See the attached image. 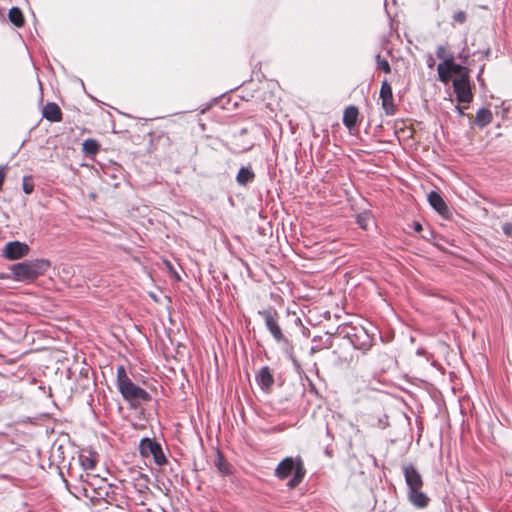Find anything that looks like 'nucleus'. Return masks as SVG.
I'll return each instance as SVG.
<instances>
[{
	"mask_svg": "<svg viewBox=\"0 0 512 512\" xmlns=\"http://www.w3.org/2000/svg\"><path fill=\"white\" fill-rule=\"evenodd\" d=\"M429 204L442 216H448L449 210L443 198L437 192H430L428 194Z\"/></svg>",
	"mask_w": 512,
	"mask_h": 512,
	"instance_id": "nucleus-8",
	"label": "nucleus"
},
{
	"mask_svg": "<svg viewBox=\"0 0 512 512\" xmlns=\"http://www.w3.org/2000/svg\"><path fill=\"white\" fill-rule=\"evenodd\" d=\"M414 229L416 232H420L422 230V225L420 223H415Z\"/></svg>",
	"mask_w": 512,
	"mask_h": 512,
	"instance_id": "nucleus-31",
	"label": "nucleus"
},
{
	"mask_svg": "<svg viewBox=\"0 0 512 512\" xmlns=\"http://www.w3.org/2000/svg\"><path fill=\"white\" fill-rule=\"evenodd\" d=\"M264 317H265L267 328L272 333V335L275 337V339L280 341L282 339V332H281L280 327L278 326L276 319L270 312H265Z\"/></svg>",
	"mask_w": 512,
	"mask_h": 512,
	"instance_id": "nucleus-9",
	"label": "nucleus"
},
{
	"mask_svg": "<svg viewBox=\"0 0 512 512\" xmlns=\"http://www.w3.org/2000/svg\"><path fill=\"white\" fill-rule=\"evenodd\" d=\"M406 483L409 490L421 489L423 485L422 478L416 469L412 466L405 467L404 469Z\"/></svg>",
	"mask_w": 512,
	"mask_h": 512,
	"instance_id": "nucleus-7",
	"label": "nucleus"
},
{
	"mask_svg": "<svg viewBox=\"0 0 512 512\" xmlns=\"http://www.w3.org/2000/svg\"><path fill=\"white\" fill-rule=\"evenodd\" d=\"M359 111L355 106H349L344 111L343 122L348 127H353L358 120Z\"/></svg>",
	"mask_w": 512,
	"mask_h": 512,
	"instance_id": "nucleus-14",
	"label": "nucleus"
},
{
	"mask_svg": "<svg viewBox=\"0 0 512 512\" xmlns=\"http://www.w3.org/2000/svg\"><path fill=\"white\" fill-rule=\"evenodd\" d=\"M503 232L506 236L512 238V223H506L503 225Z\"/></svg>",
	"mask_w": 512,
	"mask_h": 512,
	"instance_id": "nucleus-28",
	"label": "nucleus"
},
{
	"mask_svg": "<svg viewBox=\"0 0 512 512\" xmlns=\"http://www.w3.org/2000/svg\"><path fill=\"white\" fill-rule=\"evenodd\" d=\"M83 464L89 469H93L95 467V461L93 459H87V462H84Z\"/></svg>",
	"mask_w": 512,
	"mask_h": 512,
	"instance_id": "nucleus-29",
	"label": "nucleus"
},
{
	"mask_svg": "<svg viewBox=\"0 0 512 512\" xmlns=\"http://www.w3.org/2000/svg\"><path fill=\"white\" fill-rule=\"evenodd\" d=\"M50 266L51 263L49 260L34 259L13 265L11 271L16 280L31 282L43 275Z\"/></svg>",
	"mask_w": 512,
	"mask_h": 512,
	"instance_id": "nucleus-1",
	"label": "nucleus"
},
{
	"mask_svg": "<svg viewBox=\"0 0 512 512\" xmlns=\"http://www.w3.org/2000/svg\"><path fill=\"white\" fill-rule=\"evenodd\" d=\"M377 62H378V65L379 67L385 72V73H389L391 71L390 69V65L388 63V61L384 60V59H381L380 56H377Z\"/></svg>",
	"mask_w": 512,
	"mask_h": 512,
	"instance_id": "nucleus-24",
	"label": "nucleus"
},
{
	"mask_svg": "<svg viewBox=\"0 0 512 512\" xmlns=\"http://www.w3.org/2000/svg\"><path fill=\"white\" fill-rule=\"evenodd\" d=\"M451 65H452V57H450L449 59H446L445 61L440 63L437 67L439 79L444 83H447L450 80V77L452 75V71L449 69V67H451Z\"/></svg>",
	"mask_w": 512,
	"mask_h": 512,
	"instance_id": "nucleus-10",
	"label": "nucleus"
},
{
	"mask_svg": "<svg viewBox=\"0 0 512 512\" xmlns=\"http://www.w3.org/2000/svg\"><path fill=\"white\" fill-rule=\"evenodd\" d=\"M163 263L167 271L171 274V276L174 277L177 281H179L180 276L178 275L172 264L168 260H164Z\"/></svg>",
	"mask_w": 512,
	"mask_h": 512,
	"instance_id": "nucleus-22",
	"label": "nucleus"
},
{
	"mask_svg": "<svg viewBox=\"0 0 512 512\" xmlns=\"http://www.w3.org/2000/svg\"><path fill=\"white\" fill-rule=\"evenodd\" d=\"M3 278H5V276H4V275H2V274H0V279H3Z\"/></svg>",
	"mask_w": 512,
	"mask_h": 512,
	"instance_id": "nucleus-33",
	"label": "nucleus"
},
{
	"mask_svg": "<svg viewBox=\"0 0 512 512\" xmlns=\"http://www.w3.org/2000/svg\"><path fill=\"white\" fill-rule=\"evenodd\" d=\"M117 378L119 390L125 399L132 403L148 400V393L130 381L123 366L118 367Z\"/></svg>",
	"mask_w": 512,
	"mask_h": 512,
	"instance_id": "nucleus-2",
	"label": "nucleus"
},
{
	"mask_svg": "<svg viewBox=\"0 0 512 512\" xmlns=\"http://www.w3.org/2000/svg\"><path fill=\"white\" fill-rule=\"evenodd\" d=\"M29 246L19 241L8 242L3 249V256L9 260H17L29 254Z\"/></svg>",
	"mask_w": 512,
	"mask_h": 512,
	"instance_id": "nucleus-4",
	"label": "nucleus"
},
{
	"mask_svg": "<svg viewBox=\"0 0 512 512\" xmlns=\"http://www.w3.org/2000/svg\"><path fill=\"white\" fill-rule=\"evenodd\" d=\"M216 465H217V467H218V469H219V471H220L221 473H223V474L228 473V468H227V467H226V465L223 463V461H222L221 457H219L218 462L216 463Z\"/></svg>",
	"mask_w": 512,
	"mask_h": 512,
	"instance_id": "nucleus-27",
	"label": "nucleus"
},
{
	"mask_svg": "<svg viewBox=\"0 0 512 512\" xmlns=\"http://www.w3.org/2000/svg\"><path fill=\"white\" fill-rule=\"evenodd\" d=\"M436 55L438 58L443 59L444 61L452 57L451 55L447 54V50L444 46H440L437 48Z\"/></svg>",
	"mask_w": 512,
	"mask_h": 512,
	"instance_id": "nucleus-23",
	"label": "nucleus"
},
{
	"mask_svg": "<svg viewBox=\"0 0 512 512\" xmlns=\"http://www.w3.org/2000/svg\"><path fill=\"white\" fill-rule=\"evenodd\" d=\"M453 17H454V20L459 23H463L466 20V14L463 11L457 12L456 14H454Z\"/></svg>",
	"mask_w": 512,
	"mask_h": 512,
	"instance_id": "nucleus-26",
	"label": "nucleus"
},
{
	"mask_svg": "<svg viewBox=\"0 0 512 512\" xmlns=\"http://www.w3.org/2000/svg\"><path fill=\"white\" fill-rule=\"evenodd\" d=\"M43 115L50 121H60L61 111L55 103H48L43 109Z\"/></svg>",
	"mask_w": 512,
	"mask_h": 512,
	"instance_id": "nucleus-12",
	"label": "nucleus"
},
{
	"mask_svg": "<svg viewBox=\"0 0 512 512\" xmlns=\"http://www.w3.org/2000/svg\"><path fill=\"white\" fill-rule=\"evenodd\" d=\"M357 223L363 229H368L369 226L373 223V217L370 212H363L357 216Z\"/></svg>",
	"mask_w": 512,
	"mask_h": 512,
	"instance_id": "nucleus-19",
	"label": "nucleus"
},
{
	"mask_svg": "<svg viewBox=\"0 0 512 512\" xmlns=\"http://www.w3.org/2000/svg\"><path fill=\"white\" fill-rule=\"evenodd\" d=\"M433 65H434V61L432 60L431 62H429V66L433 67Z\"/></svg>",
	"mask_w": 512,
	"mask_h": 512,
	"instance_id": "nucleus-32",
	"label": "nucleus"
},
{
	"mask_svg": "<svg viewBox=\"0 0 512 512\" xmlns=\"http://www.w3.org/2000/svg\"><path fill=\"white\" fill-rule=\"evenodd\" d=\"M453 86L459 101L469 102L471 100L470 86L466 75L456 78Z\"/></svg>",
	"mask_w": 512,
	"mask_h": 512,
	"instance_id": "nucleus-5",
	"label": "nucleus"
},
{
	"mask_svg": "<svg viewBox=\"0 0 512 512\" xmlns=\"http://www.w3.org/2000/svg\"><path fill=\"white\" fill-rule=\"evenodd\" d=\"M150 456H152L155 462L158 464H162L165 461L164 455L159 445L157 446V450H155V452L152 453Z\"/></svg>",
	"mask_w": 512,
	"mask_h": 512,
	"instance_id": "nucleus-21",
	"label": "nucleus"
},
{
	"mask_svg": "<svg viewBox=\"0 0 512 512\" xmlns=\"http://www.w3.org/2000/svg\"><path fill=\"white\" fill-rule=\"evenodd\" d=\"M492 120V114L489 110L487 109H481L478 111L477 115H476V123L481 126V127H484L485 125L489 124Z\"/></svg>",
	"mask_w": 512,
	"mask_h": 512,
	"instance_id": "nucleus-16",
	"label": "nucleus"
},
{
	"mask_svg": "<svg viewBox=\"0 0 512 512\" xmlns=\"http://www.w3.org/2000/svg\"><path fill=\"white\" fill-rule=\"evenodd\" d=\"M380 98L382 101V107L387 114H393L394 103H393V92L390 84L384 81L380 90Z\"/></svg>",
	"mask_w": 512,
	"mask_h": 512,
	"instance_id": "nucleus-6",
	"label": "nucleus"
},
{
	"mask_svg": "<svg viewBox=\"0 0 512 512\" xmlns=\"http://www.w3.org/2000/svg\"><path fill=\"white\" fill-rule=\"evenodd\" d=\"M257 381L263 389L267 390L272 386L274 379L267 367H263L259 371V373L257 375Z\"/></svg>",
	"mask_w": 512,
	"mask_h": 512,
	"instance_id": "nucleus-11",
	"label": "nucleus"
},
{
	"mask_svg": "<svg viewBox=\"0 0 512 512\" xmlns=\"http://www.w3.org/2000/svg\"><path fill=\"white\" fill-rule=\"evenodd\" d=\"M410 501L417 507L423 508L428 504V497L420 491V489L410 490Z\"/></svg>",
	"mask_w": 512,
	"mask_h": 512,
	"instance_id": "nucleus-13",
	"label": "nucleus"
},
{
	"mask_svg": "<svg viewBox=\"0 0 512 512\" xmlns=\"http://www.w3.org/2000/svg\"><path fill=\"white\" fill-rule=\"evenodd\" d=\"M82 147L83 151L88 154H95L99 150V145L95 140H85Z\"/></svg>",
	"mask_w": 512,
	"mask_h": 512,
	"instance_id": "nucleus-20",
	"label": "nucleus"
},
{
	"mask_svg": "<svg viewBox=\"0 0 512 512\" xmlns=\"http://www.w3.org/2000/svg\"><path fill=\"white\" fill-rule=\"evenodd\" d=\"M158 444L152 440L145 438L140 442L139 449L143 457H150L157 450Z\"/></svg>",
	"mask_w": 512,
	"mask_h": 512,
	"instance_id": "nucleus-15",
	"label": "nucleus"
},
{
	"mask_svg": "<svg viewBox=\"0 0 512 512\" xmlns=\"http://www.w3.org/2000/svg\"><path fill=\"white\" fill-rule=\"evenodd\" d=\"M449 69L452 71V74H457V75H459V77H461L462 75H465L463 73L464 69L460 65L455 64L453 61H452V65H451V67H449Z\"/></svg>",
	"mask_w": 512,
	"mask_h": 512,
	"instance_id": "nucleus-25",
	"label": "nucleus"
},
{
	"mask_svg": "<svg viewBox=\"0 0 512 512\" xmlns=\"http://www.w3.org/2000/svg\"><path fill=\"white\" fill-rule=\"evenodd\" d=\"M294 468V477L288 483L290 488H295L304 477L305 469L303 468L301 461L298 460V462L295 464L293 458L288 457L285 458L276 468V475L281 479H284L290 475Z\"/></svg>",
	"mask_w": 512,
	"mask_h": 512,
	"instance_id": "nucleus-3",
	"label": "nucleus"
},
{
	"mask_svg": "<svg viewBox=\"0 0 512 512\" xmlns=\"http://www.w3.org/2000/svg\"><path fill=\"white\" fill-rule=\"evenodd\" d=\"M9 19L17 27H21L24 23L23 14L20 9L14 7L9 11Z\"/></svg>",
	"mask_w": 512,
	"mask_h": 512,
	"instance_id": "nucleus-17",
	"label": "nucleus"
},
{
	"mask_svg": "<svg viewBox=\"0 0 512 512\" xmlns=\"http://www.w3.org/2000/svg\"><path fill=\"white\" fill-rule=\"evenodd\" d=\"M254 177V174L248 168H241L237 175V182L241 185H245L249 181H251Z\"/></svg>",
	"mask_w": 512,
	"mask_h": 512,
	"instance_id": "nucleus-18",
	"label": "nucleus"
},
{
	"mask_svg": "<svg viewBox=\"0 0 512 512\" xmlns=\"http://www.w3.org/2000/svg\"><path fill=\"white\" fill-rule=\"evenodd\" d=\"M23 189H24V192H25L26 194H30V193L32 192V190H33V186H32V185H30V184H26V183H25V184L23 185Z\"/></svg>",
	"mask_w": 512,
	"mask_h": 512,
	"instance_id": "nucleus-30",
	"label": "nucleus"
}]
</instances>
